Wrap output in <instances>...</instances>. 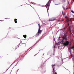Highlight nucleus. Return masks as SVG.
I'll return each mask as SVG.
<instances>
[{
  "mask_svg": "<svg viewBox=\"0 0 74 74\" xmlns=\"http://www.w3.org/2000/svg\"><path fill=\"white\" fill-rule=\"evenodd\" d=\"M50 0H49L47 3L46 4V8H47V11H48V10H49V4H50V3H49V2L50 1Z\"/></svg>",
  "mask_w": 74,
  "mask_h": 74,
  "instance_id": "f257e3e1",
  "label": "nucleus"
},
{
  "mask_svg": "<svg viewBox=\"0 0 74 74\" xmlns=\"http://www.w3.org/2000/svg\"><path fill=\"white\" fill-rule=\"evenodd\" d=\"M72 21H73L71 19H69V20H66V21L68 23V26H69V23H70L71 24H72V23H72Z\"/></svg>",
  "mask_w": 74,
  "mask_h": 74,
  "instance_id": "f03ea898",
  "label": "nucleus"
},
{
  "mask_svg": "<svg viewBox=\"0 0 74 74\" xmlns=\"http://www.w3.org/2000/svg\"><path fill=\"white\" fill-rule=\"evenodd\" d=\"M67 35L66 34H64V35H62V38H62V40H64V39H65V40H67V39L66 37H67Z\"/></svg>",
  "mask_w": 74,
  "mask_h": 74,
  "instance_id": "7ed1b4c3",
  "label": "nucleus"
},
{
  "mask_svg": "<svg viewBox=\"0 0 74 74\" xmlns=\"http://www.w3.org/2000/svg\"><path fill=\"white\" fill-rule=\"evenodd\" d=\"M69 42L68 41H66L64 43H63V45L64 46H67V45H69Z\"/></svg>",
  "mask_w": 74,
  "mask_h": 74,
  "instance_id": "20e7f679",
  "label": "nucleus"
},
{
  "mask_svg": "<svg viewBox=\"0 0 74 74\" xmlns=\"http://www.w3.org/2000/svg\"><path fill=\"white\" fill-rule=\"evenodd\" d=\"M42 32V30H40V29H38V34H37L38 36L40 34H41V32Z\"/></svg>",
  "mask_w": 74,
  "mask_h": 74,
  "instance_id": "39448f33",
  "label": "nucleus"
},
{
  "mask_svg": "<svg viewBox=\"0 0 74 74\" xmlns=\"http://www.w3.org/2000/svg\"><path fill=\"white\" fill-rule=\"evenodd\" d=\"M55 19H56L55 18H51L50 19L49 21H55Z\"/></svg>",
  "mask_w": 74,
  "mask_h": 74,
  "instance_id": "423d86ee",
  "label": "nucleus"
},
{
  "mask_svg": "<svg viewBox=\"0 0 74 74\" xmlns=\"http://www.w3.org/2000/svg\"><path fill=\"white\" fill-rule=\"evenodd\" d=\"M70 49H73V50H74V46H73L72 47H70Z\"/></svg>",
  "mask_w": 74,
  "mask_h": 74,
  "instance_id": "0eeeda50",
  "label": "nucleus"
},
{
  "mask_svg": "<svg viewBox=\"0 0 74 74\" xmlns=\"http://www.w3.org/2000/svg\"><path fill=\"white\" fill-rule=\"evenodd\" d=\"M52 68H53V71L54 72V71H55V69H56V68L54 67H52Z\"/></svg>",
  "mask_w": 74,
  "mask_h": 74,
  "instance_id": "6e6552de",
  "label": "nucleus"
},
{
  "mask_svg": "<svg viewBox=\"0 0 74 74\" xmlns=\"http://www.w3.org/2000/svg\"><path fill=\"white\" fill-rule=\"evenodd\" d=\"M16 21H17V19H16V18L14 19V22H15V23H17V22Z\"/></svg>",
  "mask_w": 74,
  "mask_h": 74,
  "instance_id": "1a4fd4ad",
  "label": "nucleus"
},
{
  "mask_svg": "<svg viewBox=\"0 0 74 74\" xmlns=\"http://www.w3.org/2000/svg\"><path fill=\"white\" fill-rule=\"evenodd\" d=\"M38 25L39 26V29H41V25H40V24H38Z\"/></svg>",
  "mask_w": 74,
  "mask_h": 74,
  "instance_id": "9d476101",
  "label": "nucleus"
},
{
  "mask_svg": "<svg viewBox=\"0 0 74 74\" xmlns=\"http://www.w3.org/2000/svg\"><path fill=\"white\" fill-rule=\"evenodd\" d=\"M23 36L24 37V38H26L27 37V36L26 35H23Z\"/></svg>",
  "mask_w": 74,
  "mask_h": 74,
  "instance_id": "9b49d317",
  "label": "nucleus"
},
{
  "mask_svg": "<svg viewBox=\"0 0 74 74\" xmlns=\"http://www.w3.org/2000/svg\"><path fill=\"white\" fill-rule=\"evenodd\" d=\"M53 74H57V73H56V72L54 71L53 72Z\"/></svg>",
  "mask_w": 74,
  "mask_h": 74,
  "instance_id": "f8f14e48",
  "label": "nucleus"
},
{
  "mask_svg": "<svg viewBox=\"0 0 74 74\" xmlns=\"http://www.w3.org/2000/svg\"><path fill=\"white\" fill-rule=\"evenodd\" d=\"M51 66H52V67H53L54 66H55V64H54V65H52Z\"/></svg>",
  "mask_w": 74,
  "mask_h": 74,
  "instance_id": "ddd939ff",
  "label": "nucleus"
},
{
  "mask_svg": "<svg viewBox=\"0 0 74 74\" xmlns=\"http://www.w3.org/2000/svg\"><path fill=\"white\" fill-rule=\"evenodd\" d=\"M62 14H63V16H65V15H66V13H64V14H63V13Z\"/></svg>",
  "mask_w": 74,
  "mask_h": 74,
  "instance_id": "4468645a",
  "label": "nucleus"
},
{
  "mask_svg": "<svg viewBox=\"0 0 74 74\" xmlns=\"http://www.w3.org/2000/svg\"><path fill=\"white\" fill-rule=\"evenodd\" d=\"M71 12L73 13V14L74 13V12L73 11V10H71Z\"/></svg>",
  "mask_w": 74,
  "mask_h": 74,
  "instance_id": "2eb2a0df",
  "label": "nucleus"
},
{
  "mask_svg": "<svg viewBox=\"0 0 74 74\" xmlns=\"http://www.w3.org/2000/svg\"><path fill=\"white\" fill-rule=\"evenodd\" d=\"M73 59L74 61V58H73Z\"/></svg>",
  "mask_w": 74,
  "mask_h": 74,
  "instance_id": "dca6fc26",
  "label": "nucleus"
},
{
  "mask_svg": "<svg viewBox=\"0 0 74 74\" xmlns=\"http://www.w3.org/2000/svg\"><path fill=\"white\" fill-rule=\"evenodd\" d=\"M71 56H72V58H73V56L72 55H71Z\"/></svg>",
  "mask_w": 74,
  "mask_h": 74,
  "instance_id": "f3484780",
  "label": "nucleus"
},
{
  "mask_svg": "<svg viewBox=\"0 0 74 74\" xmlns=\"http://www.w3.org/2000/svg\"><path fill=\"white\" fill-rule=\"evenodd\" d=\"M64 21V20H62V21Z\"/></svg>",
  "mask_w": 74,
  "mask_h": 74,
  "instance_id": "a211bd4d",
  "label": "nucleus"
},
{
  "mask_svg": "<svg viewBox=\"0 0 74 74\" xmlns=\"http://www.w3.org/2000/svg\"><path fill=\"white\" fill-rule=\"evenodd\" d=\"M64 2H65V1H65V0H64Z\"/></svg>",
  "mask_w": 74,
  "mask_h": 74,
  "instance_id": "6ab92c4d",
  "label": "nucleus"
},
{
  "mask_svg": "<svg viewBox=\"0 0 74 74\" xmlns=\"http://www.w3.org/2000/svg\"><path fill=\"white\" fill-rule=\"evenodd\" d=\"M73 1H74V0H73Z\"/></svg>",
  "mask_w": 74,
  "mask_h": 74,
  "instance_id": "aec40b11",
  "label": "nucleus"
},
{
  "mask_svg": "<svg viewBox=\"0 0 74 74\" xmlns=\"http://www.w3.org/2000/svg\"><path fill=\"white\" fill-rule=\"evenodd\" d=\"M0 21H1V20H0Z\"/></svg>",
  "mask_w": 74,
  "mask_h": 74,
  "instance_id": "412c9836",
  "label": "nucleus"
},
{
  "mask_svg": "<svg viewBox=\"0 0 74 74\" xmlns=\"http://www.w3.org/2000/svg\"><path fill=\"white\" fill-rule=\"evenodd\" d=\"M2 21H4V20H2Z\"/></svg>",
  "mask_w": 74,
  "mask_h": 74,
  "instance_id": "4be33fe9",
  "label": "nucleus"
},
{
  "mask_svg": "<svg viewBox=\"0 0 74 74\" xmlns=\"http://www.w3.org/2000/svg\"><path fill=\"white\" fill-rule=\"evenodd\" d=\"M54 48H55V46H54Z\"/></svg>",
  "mask_w": 74,
  "mask_h": 74,
  "instance_id": "5701e85b",
  "label": "nucleus"
}]
</instances>
